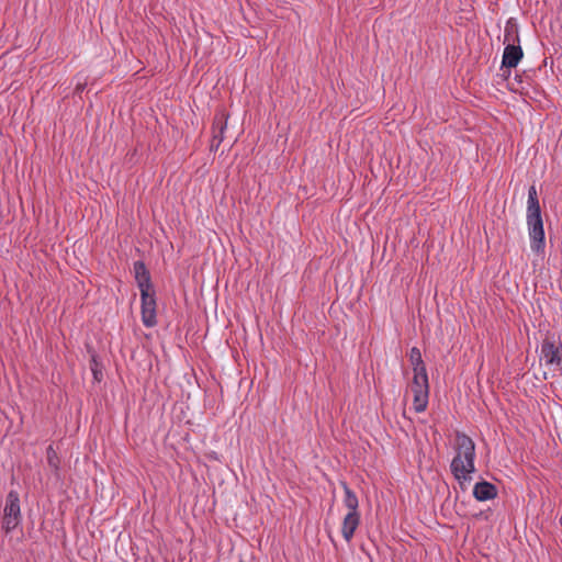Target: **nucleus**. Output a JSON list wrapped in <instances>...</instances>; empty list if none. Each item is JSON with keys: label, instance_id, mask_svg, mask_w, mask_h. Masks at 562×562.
I'll return each mask as SVG.
<instances>
[{"label": "nucleus", "instance_id": "nucleus-8", "mask_svg": "<svg viewBox=\"0 0 562 562\" xmlns=\"http://www.w3.org/2000/svg\"><path fill=\"white\" fill-rule=\"evenodd\" d=\"M133 272L139 292L154 290L150 272L144 261H135L133 263Z\"/></svg>", "mask_w": 562, "mask_h": 562}, {"label": "nucleus", "instance_id": "nucleus-15", "mask_svg": "<svg viewBox=\"0 0 562 562\" xmlns=\"http://www.w3.org/2000/svg\"><path fill=\"white\" fill-rule=\"evenodd\" d=\"M46 458H47V464L50 468V470L54 472L56 476L59 475V469H60V459L56 452V450L53 448V446H48L46 449Z\"/></svg>", "mask_w": 562, "mask_h": 562}, {"label": "nucleus", "instance_id": "nucleus-6", "mask_svg": "<svg viewBox=\"0 0 562 562\" xmlns=\"http://www.w3.org/2000/svg\"><path fill=\"white\" fill-rule=\"evenodd\" d=\"M140 314L143 325L147 328H151L157 324L156 314V292L155 289L150 291L140 292Z\"/></svg>", "mask_w": 562, "mask_h": 562}, {"label": "nucleus", "instance_id": "nucleus-11", "mask_svg": "<svg viewBox=\"0 0 562 562\" xmlns=\"http://www.w3.org/2000/svg\"><path fill=\"white\" fill-rule=\"evenodd\" d=\"M340 486L344 490V505L348 508V513H359V499L356 493L349 487L346 481H340Z\"/></svg>", "mask_w": 562, "mask_h": 562}, {"label": "nucleus", "instance_id": "nucleus-4", "mask_svg": "<svg viewBox=\"0 0 562 562\" xmlns=\"http://www.w3.org/2000/svg\"><path fill=\"white\" fill-rule=\"evenodd\" d=\"M412 392L414 394L413 405L416 413L426 411L429 398L428 374H414L412 382Z\"/></svg>", "mask_w": 562, "mask_h": 562}, {"label": "nucleus", "instance_id": "nucleus-13", "mask_svg": "<svg viewBox=\"0 0 562 562\" xmlns=\"http://www.w3.org/2000/svg\"><path fill=\"white\" fill-rule=\"evenodd\" d=\"M226 127H227V115L222 112V111H218L215 113L214 115V120H213V137L214 139L216 138H221V143L223 142L224 139V133L226 131Z\"/></svg>", "mask_w": 562, "mask_h": 562}, {"label": "nucleus", "instance_id": "nucleus-7", "mask_svg": "<svg viewBox=\"0 0 562 562\" xmlns=\"http://www.w3.org/2000/svg\"><path fill=\"white\" fill-rule=\"evenodd\" d=\"M524 57V52L520 44H507L505 45L503 58H502V68L507 69V78L510 75V69L517 67L521 58Z\"/></svg>", "mask_w": 562, "mask_h": 562}, {"label": "nucleus", "instance_id": "nucleus-9", "mask_svg": "<svg viewBox=\"0 0 562 562\" xmlns=\"http://www.w3.org/2000/svg\"><path fill=\"white\" fill-rule=\"evenodd\" d=\"M359 524L360 513H347V515L344 517L341 535L347 542H349L352 539Z\"/></svg>", "mask_w": 562, "mask_h": 562}, {"label": "nucleus", "instance_id": "nucleus-12", "mask_svg": "<svg viewBox=\"0 0 562 562\" xmlns=\"http://www.w3.org/2000/svg\"><path fill=\"white\" fill-rule=\"evenodd\" d=\"M520 44L519 27L514 19H509L504 27V45Z\"/></svg>", "mask_w": 562, "mask_h": 562}, {"label": "nucleus", "instance_id": "nucleus-5", "mask_svg": "<svg viewBox=\"0 0 562 562\" xmlns=\"http://www.w3.org/2000/svg\"><path fill=\"white\" fill-rule=\"evenodd\" d=\"M540 360L553 370L562 369V344L560 340H553L546 337L541 344Z\"/></svg>", "mask_w": 562, "mask_h": 562}, {"label": "nucleus", "instance_id": "nucleus-14", "mask_svg": "<svg viewBox=\"0 0 562 562\" xmlns=\"http://www.w3.org/2000/svg\"><path fill=\"white\" fill-rule=\"evenodd\" d=\"M409 361L413 367L414 374L427 373L426 366L422 357V352L417 347L411 348Z\"/></svg>", "mask_w": 562, "mask_h": 562}, {"label": "nucleus", "instance_id": "nucleus-2", "mask_svg": "<svg viewBox=\"0 0 562 562\" xmlns=\"http://www.w3.org/2000/svg\"><path fill=\"white\" fill-rule=\"evenodd\" d=\"M526 222L530 239V249L537 255H543L546 248V234L538 192L533 184L528 189Z\"/></svg>", "mask_w": 562, "mask_h": 562}, {"label": "nucleus", "instance_id": "nucleus-3", "mask_svg": "<svg viewBox=\"0 0 562 562\" xmlns=\"http://www.w3.org/2000/svg\"><path fill=\"white\" fill-rule=\"evenodd\" d=\"M21 522V508L19 494L10 491L5 498L3 509L2 529L8 535L12 532Z\"/></svg>", "mask_w": 562, "mask_h": 562}, {"label": "nucleus", "instance_id": "nucleus-1", "mask_svg": "<svg viewBox=\"0 0 562 562\" xmlns=\"http://www.w3.org/2000/svg\"><path fill=\"white\" fill-rule=\"evenodd\" d=\"M456 454L450 463L454 479L462 484L470 481V474L475 472V443L470 436L457 431L454 440Z\"/></svg>", "mask_w": 562, "mask_h": 562}, {"label": "nucleus", "instance_id": "nucleus-10", "mask_svg": "<svg viewBox=\"0 0 562 562\" xmlns=\"http://www.w3.org/2000/svg\"><path fill=\"white\" fill-rule=\"evenodd\" d=\"M496 495V486L490 482L482 481L476 483L473 487V496L480 502L493 499Z\"/></svg>", "mask_w": 562, "mask_h": 562}, {"label": "nucleus", "instance_id": "nucleus-17", "mask_svg": "<svg viewBox=\"0 0 562 562\" xmlns=\"http://www.w3.org/2000/svg\"><path fill=\"white\" fill-rule=\"evenodd\" d=\"M92 372H93V376L97 381H100L101 380V372H99L97 369H92Z\"/></svg>", "mask_w": 562, "mask_h": 562}, {"label": "nucleus", "instance_id": "nucleus-16", "mask_svg": "<svg viewBox=\"0 0 562 562\" xmlns=\"http://www.w3.org/2000/svg\"><path fill=\"white\" fill-rule=\"evenodd\" d=\"M221 144H222L221 138H216V139L212 138L211 144H210V150H212V151L217 150Z\"/></svg>", "mask_w": 562, "mask_h": 562}]
</instances>
